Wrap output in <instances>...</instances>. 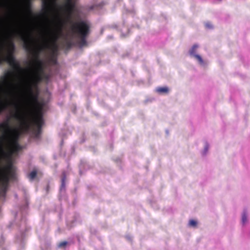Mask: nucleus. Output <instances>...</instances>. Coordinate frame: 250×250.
I'll list each match as a JSON object with an SVG mask.
<instances>
[{"label": "nucleus", "instance_id": "nucleus-19", "mask_svg": "<svg viewBox=\"0 0 250 250\" xmlns=\"http://www.w3.org/2000/svg\"><path fill=\"white\" fill-rule=\"evenodd\" d=\"M90 233L92 234H93V235H95L97 233V230L96 229H95V228H91L90 229Z\"/></svg>", "mask_w": 250, "mask_h": 250}, {"label": "nucleus", "instance_id": "nucleus-7", "mask_svg": "<svg viewBox=\"0 0 250 250\" xmlns=\"http://www.w3.org/2000/svg\"><path fill=\"white\" fill-rule=\"evenodd\" d=\"M44 38V42H46L49 40H54L56 41L58 40L59 37L57 31L50 30L45 33Z\"/></svg>", "mask_w": 250, "mask_h": 250}, {"label": "nucleus", "instance_id": "nucleus-15", "mask_svg": "<svg viewBox=\"0 0 250 250\" xmlns=\"http://www.w3.org/2000/svg\"><path fill=\"white\" fill-rule=\"evenodd\" d=\"M37 175V172L36 170L32 171L29 174V177L31 180L34 179Z\"/></svg>", "mask_w": 250, "mask_h": 250}, {"label": "nucleus", "instance_id": "nucleus-27", "mask_svg": "<svg viewBox=\"0 0 250 250\" xmlns=\"http://www.w3.org/2000/svg\"><path fill=\"white\" fill-rule=\"evenodd\" d=\"M13 225V223L11 222V223H9V225H8L7 226V228L10 229L11 228V227H12Z\"/></svg>", "mask_w": 250, "mask_h": 250}, {"label": "nucleus", "instance_id": "nucleus-13", "mask_svg": "<svg viewBox=\"0 0 250 250\" xmlns=\"http://www.w3.org/2000/svg\"><path fill=\"white\" fill-rule=\"evenodd\" d=\"M39 118L40 119H39V123L37 124H19L18 125H42V124L43 123L42 119V117H39ZM0 125H10L8 124H0Z\"/></svg>", "mask_w": 250, "mask_h": 250}, {"label": "nucleus", "instance_id": "nucleus-22", "mask_svg": "<svg viewBox=\"0 0 250 250\" xmlns=\"http://www.w3.org/2000/svg\"><path fill=\"white\" fill-rule=\"evenodd\" d=\"M4 238L3 237V235H1L0 238V246H2L4 244Z\"/></svg>", "mask_w": 250, "mask_h": 250}, {"label": "nucleus", "instance_id": "nucleus-20", "mask_svg": "<svg viewBox=\"0 0 250 250\" xmlns=\"http://www.w3.org/2000/svg\"><path fill=\"white\" fill-rule=\"evenodd\" d=\"M55 12V18L57 21H59V22H61V21L62 20L59 17V14L57 11H54Z\"/></svg>", "mask_w": 250, "mask_h": 250}, {"label": "nucleus", "instance_id": "nucleus-3", "mask_svg": "<svg viewBox=\"0 0 250 250\" xmlns=\"http://www.w3.org/2000/svg\"><path fill=\"white\" fill-rule=\"evenodd\" d=\"M25 27L22 24H19L15 26L9 27L3 22L0 21V33L7 37L14 36L20 38L24 42V47L29 52L30 48L27 44V41L24 36Z\"/></svg>", "mask_w": 250, "mask_h": 250}, {"label": "nucleus", "instance_id": "nucleus-6", "mask_svg": "<svg viewBox=\"0 0 250 250\" xmlns=\"http://www.w3.org/2000/svg\"><path fill=\"white\" fill-rule=\"evenodd\" d=\"M71 133V131H70L66 126H64L61 129L59 133V135L61 138V141L60 144L61 147H62L63 145V140L65 139L68 135H70Z\"/></svg>", "mask_w": 250, "mask_h": 250}, {"label": "nucleus", "instance_id": "nucleus-36", "mask_svg": "<svg viewBox=\"0 0 250 250\" xmlns=\"http://www.w3.org/2000/svg\"><path fill=\"white\" fill-rule=\"evenodd\" d=\"M101 172L104 173V172H105V171H101Z\"/></svg>", "mask_w": 250, "mask_h": 250}, {"label": "nucleus", "instance_id": "nucleus-11", "mask_svg": "<svg viewBox=\"0 0 250 250\" xmlns=\"http://www.w3.org/2000/svg\"><path fill=\"white\" fill-rule=\"evenodd\" d=\"M248 211L247 208H244L241 215V222L243 226H244L247 222Z\"/></svg>", "mask_w": 250, "mask_h": 250}, {"label": "nucleus", "instance_id": "nucleus-9", "mask_svg": "<svg viewBox=\"0 0 250 250\" xmlns=\"http://www.w3.org/2000/svg\"><path fill=\"white\" fill-rule=\"evenodd\" d=\"M203 142L204 144V149L201 151V154L203 157H205L208 154V150L210 147V145L206 139H204Z\"/></svg>", "mask_w": 250, "mask_h": 250}, {"label": "nucleus", "instance_id": "nucleus-28", "mask_svg": "<svg viewBox=\"0 0 250 250\" xmlns=\"http://www.w3.org/2000/svg\"><path fill=\"white\" fill-rule=\"evenodd\" d=\"M125 238L126 239H127L128 241H131L132 239L130 236L129 235H126Z\"/></svg>", "mask_w": 250, "mask_h": 250}, {"label": "nucleus", "instance_id": "nucleus-24", "mask_svg": "<svg viewBox=\"0 0 250 250\" xmlns=\"http://www.w3.org/2000/svg\"><path fill=\"white\" fill-rule=\"evenodd\" d=\"M114 161L117 164H120L121 163V160L119 157H117L115 159H114Z\"/></svg>", "mask_w": 250, "mask_h": 250}, {"label": "nucleus", "instance_id": "nucleus-34", "mask_svg": "<svg viewBox=\"0 0 250 250\" xmlns=\"http://www.w3.org/2000/svg\"><path fill=\"white\" fill-rule=\"evenodd\" d=\"M41 249H42V250H43V247H42V245H41Z\"/></svg>", "mask_w": 250, "mask_h": 250}, {"label": "nucleus", "instance_id": "nucleus-14", "mask_svg": "<svg viewBox=\"0 0 250 250\" xmlns=\"http://www.w3.org/2000/svg\"><path fill=\"white\" fill-rule=\"evenodd\" d=\"M197 221L194 219L190 220L188 223L189 226L193 228H196L197 226Z\"/></svg>", "mask_w": 250, "mask_h": 250}, {"label": "nucleus", "instance_id": "nucleus-33", "mask_svg": "<svg viewBox=\"0 0 250 250\" xmlns=\"http://www.w3.org/2000/svg\"><path fill=\"white\" fill-rule=\"evenodd\" d=\"M94 9V6H91V7H90V8H89V10H93V9Z\"/></svg>", "mask_w": 250, "mask_h": 250}, {"label": "nucleus", "instance_id": "nucleus-1", "mask_svg": "<svg viewBox=\"0 0 250 250\" xmlns=\"http://www.w3.org/2000/svg\"><path fill=\"white\" fill-rule=\"evenodd\" d=\"M47 47L46 45L37 44L35 47L36 59L32 71H24L20 63L14 56V42L11 41L0 46V64L7 62L13 69H18V81L11 79L7 84L6 89L0 92V114L6 112L9 118H19L30 108L34 97V89L37 83L42 81L44 74L45 62L40 59V53Z\"/></svg>", "mask_w": 250, "mask_h": 250}, {"label": "nucleus", "instance_id": "nucleus-37", "mask_svg": "<svg viewBox=\"0 0 250 250\" xmlns=\"http://www.w3.org/2000/svg\"><path fill=\"white\" fill-rule=\"evenodd\" d=\"M99 6L101 7V4H99Z\"/></svg>", "mask_w": 250, "mask_h": 250}, {"label": "nucleus", "instance_id": "nucleus-18", "mask_svg": "<svg viewBox=\"0 0 250 250\" xmlns=\"http://www.w3.org/2000/svg\"><path fill=\"white\" fill-rule=\"evenodd\" d=\"M79 215H78V214L76 215L75 216V219H73V220H72L70 221V222L71 223V224H71V226H70V227H72L73 226V224H74L75 222L77 221V220H78V218H79Z\"/></svg>", "mask_w": 250, "mask_h": 250}, {"label": "nucleus", "instance_id": "nucleus-35", "mask_svg": "<svg viewBox=\"0 0 250 250\" xmlns=\"http://www.w3.org/2000/svg\"><path fill=\"white\" fill-rule=\"evenodd\" d=\"M110 147H111V148L112 149V145H110Z\"/></svg>", "mask_w": 250, "mask_h": 250}, {"label": "nucleus", "instance_id": "nucleus-8", "mask_svg": "<svg viewBox=\"0 0 250 250\" xmlns=\"http://www.w3.org/2000/svg\"><path fill=\"white\" fill-rule=\"evenodd\" d=\"M79 174L82 175L85 170L89 169L90 168L89 165L87 164V162L84 160L81 161L80 164L79 166Z\"/></svg>", "mask_w": 250, "mask_h": 250}, {"label": "nucleus", "instance_id": "nucleus-4", "mask_svg": "<svg viewBox=\"0 0 250 250\" xmlns=\"http://www.w3.org/2000/svg\"><path fill=\"white\" fill-rule=\"evenodd\" d=\"M198 48L199 45L195 44L189 50L188 53L190 57L196 60L200 65L204 66L207 64V63L203 60L202 57L197 54Z\"/></svg>", "mask_w": 250, "mask_h": 250}, {"label": "nucleus", "instance_id": "nucleus-2", "mask_svg": "<svg viewBox=\"0 0 250 250\" xmlns=\"http://www.w3.org/2000/svg\"><path fill=\"white\" fill-rule=\"evenodd\" d=\"M24 194L23 203L18 207V210L16 212V225L18 231L15 235V241L21 248L25 244L26 237L31 229V227L27 222L26 215L29 210V197L25 189H23Z\"/></svg>", "mask_w": 250, "mask_h": 250}, {"label": "nucleus", "instance_id": "nucleus-31", "mask_svg": "<svg viewBox=\"0 0 250 250\" xmlns=\"http://www.w3.org/2000/svg\"><path fill=\"white\" fill-rule=\"evenodd\" d=\"M165 132H166L167 136H168L169 135V131H168V129H166Z\"/></svg>", "mask_w": 250, "mask_h": 250}, {"label": "nucleus", "instance_id": "nucleus-25", "mask_svg": "<svg viewBox=\"0 0 250 250\" xmlns=\"http://www.w3.org/2000/svg\"><path fill=\"white\" fill-rule=\"evenodd\" d=\"M205 25H206V27L208 28H212V26L211 24V23H206Z\"/></svg>", "mask_w": 250, "mask_h": 250}, {"label": "nucleus", "instance_id": "nucleus-17", "mask_svg": "<svg viewBox=\"0 0 250 250\" xmlns=\"http://www.w3.org/2000/svg\"><path fill=\"white\" fill-rule=\"evenodd\" d=\"M85 141H86V136H85V133L84 132H83L82 133V136L80 139V143L83 144V143H84L85 142Z\"/></svg>", "mask_w": 250, "mask_h": 250}, {"label": "nucleus", "instance_id": "nucleus-30", "mask_svg": "<svg viewBox=\"0 0 250 250\" xmlns=\"http://www.w3.org/2000/svg\"><path fill=\"white\" fill-rule=\"evenodd\" d=\"M59 28L60 32L61 35L62 34V27H58Z\"/></svg>", "mask_w": 250, "mask_h": 250}, {"label": "nucleus", "instance_id": "nucleus-12", "mask_svg": "<svg viewBox=\"0 0 250 250\" xmlns=\"http://www.w3.org/2000/svg\"><path fill=\"white\" fill-rule=\"evenodd\" d=\"M156 91L159 93H167L169 91L168 88L167 87H159L156 88Z\"/></svg>", "mask_w": 250, "mask_h": 250}, {"label": "nucleus", "instance_id": "nucleus-23", "mask_svg": "<svg viewBox=\"0 0 250 250\" xmlns=\"http://www.w3.org/2000/svg\"><path fill=\"white\" fill-rule=\"evenodd\" d=\"M76 237L77 239V241L80 242V239H81V237H82V234H77L76 236Z\"/></svg>", "mask_w": 250, "mask_h": 250}, {"label": "nucleus", "instance_id": "nucleus-21", "mask_svg": "<svg viewBox=\"0 0 250 250\" xmlns=\"http://www.w3.org/2000/svg\"><path fill=\"white\" fill-rule=\"evenodd\" d=\"M89 150L93 153H95L97 152V149L93 146H89Z\"/></svg>", "mask_w": 250, "mask_h": 250}, {"label": "nucleus", "instance_id": "nucleus-5", "mask_svg": "<svg viewBox=\"0 0 250 250\" xmlns=\"http://www.w3.org/2000/svg\"><path fill=\"white\" fill-rule=\"evenodd\" d=\"M66 175L65 172L64 171L62 172L61 176V185L59 191V199H65V180Z\"/></svg>", "mask_w": 250, "mask_h": 250}, {"label": "nucleus", "instance_id": "nucleus-10", "mask_svg": "<svg viewBox=\"0 0 250 250\" xmlns=\"http://www.w3.org/2000/svg\"><path fill=\"white\" fill-rule=\"evenodd\" d=\"M36 103L38 106L39 110L40 113H42L45 111L48 107V106L46 104L42 102H40L37 100H36Z\"/></svg>", "mask_w": 250, "mask_h": 250}, {"label": "nucleus", "instance_id": "nucleus-38", "mask_svg": "<svg viewBox=\"0 0 250 250\" xmlns=\"http://www.w3.org/2000/svg\"><path fill=\"white\" fill-rule=\"evenodd\" d=\"M15 196H16V197H17V194H16Z\"/></svg>", "mask_w": 250, "mask_h": 250}, {"label": "nucleus", "instance_id": "nucleus-29", "mask_svg": "<svg viewBox=\"0 0 250 250\" xmlns=\"http://www.w3.org/2000/svg\"><path fill=\"white\" fill-rule=\"evenodd\" d=\"M49 188H50L49 185L48 184L46 188V189H45L47 193L48 192V191L49 190Z\"/></svg>", "mask_w": 250, "mask_h": 250}, {"label": "nucleus", "instance_id": "nucleus-26", "mask_svg": "<svg viewBox=\"0 0 250 250\" xmlns=\"http://www.w3.org/2000/svg\"><path fill=\"white\" fill-rule=\"evenodd\" d=\"M50 244L49 242H47L46 243H45V249H48L49 247H50Z\"/></svg>", "mask_w": 250, "mask_h": 250}, {"label": "nucleus", "instance_id": "nucleus-32", "mask_svg": "<svg viewBox=\"0 0 250 250\" xmlns=\"http://www.w3.org/2000/svg\"><path fill=\"white\" fill-rule=\"evenodd\" d=\"M58 21V26H59V25H60L59 24H61V23L62 22V20H61V22H59V21Z\"/></svg>", "mask_w": 250, "mask_h": 250}, {"label": "nucleus", "instance_id": "nucleus-16", "mask_svg": "<svg viewBox=\"0 0 250 250\" xmlns=\"http://www.w3.org/2000/svg\"><path fill=\"white\" fill-rule=\"evenodd\" d=\"M70 244V243L64 241L60 243L58 245L59 248H65L67 245Z\"/></svg>", "mask_w": 250, "mask_h": 250}]
</instances>
